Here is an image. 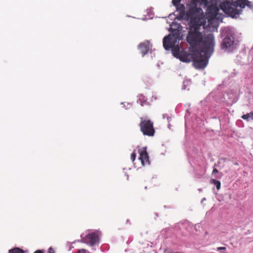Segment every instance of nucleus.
I'll use <instances>...</instances> for the list:
<instances>
[{
  "instance_id": "obj_16",
  "label": "nucleus",
  "mask_w": 253,
  "mask_h": 253,
  "mask_svg": "<svg viewBox=\"0 0 253 253\" xmlns=\"http://www.w3.org/2000/svg\"><path fill=\"white\" fill-rule=\"evenodd\" d=\"M242 118L244 120L249 121L250 119H253V112H250L245 114L242 116Z\"/></svg>"
},
{
  "instance_id": "obj_21",
  "label": "nucleus",
  "mask_w": 253,
  "mask_h": 253,
  "mask_svg": "<svg viewBox=\"0 0 253 253\" xmlns=\"http://www.w3.org/2000/svg\"><path fill=\"white\" fill-rule=\"evenodd\" d=\"M136 156V154L134 152L132 153L131 154V160L132 162H133L135 160Z\"/></svg>"
},
{
  "instance_id": "obj_26",
  "label": "nucleus",
  "mask_w": 253,
  "mask_h": 253,
  "mask_svg": "<svg viewBox=\"0 0 253 253\" xmlns=\"http://www.w3.org/2000/svg\"><path fill=\"white\" fill-rule=\"evenodd\" d=\"M218 172V171L216 169H214L212 170V174L216 173Z\"/></svg>"
},
{
  "instance_id": "obj_25",
  "label": "nucleus",
  "mask_w": 253,
  "mask_h": 253,
  "mask_svg": "<svg viewBox=\"0 0 253 253\" xmlns=\"http://www.w3.org/2000/svg\"><path fill=\"white\" fill-rule=\"evenodd\" d=\"M34 253H44L42 250H38L36 251Z\"/></svg>"
},
{
  "instance_id": "obj_7",
  "label": "nucleus",
  "mask_w": 253,
  "mask_h": 253,
  "mask_svg": "<svg viewBox=\"0 0 253 253\" xmlns=\"http://www.w3.org/2000/svg\"><path fill=\"white\" fill-rule=\"evenodd\" d=\"M99 240V235L97 232H92L86 235L85 237L82 238L81 242L89 245L92 247L97 243H98Z\"/></svg>"
},
{
  "instance_id": "obj_6",
  "label": "nucleus",
  "mask_w": 253,
  "mask_h": 253,
  "mask_svg": "<svg viewBox=\"0 0 253 253\" xmlns=\"http://www.w3.org/2000/svg\"><path fill=\"white\" fill-rule=\"evenodd\" d=\"M140 120L139 126L143 135L149 136H153L155 132L153 123L147 118H140Z\"/></svg>"
},
{
  "instance_id": "obj_1",
  "label": "nucleus",
  "mask_w": 253,
  "mask_h": 253,
  "mask_svg": "<svg viewBox=\"0 0 253 253\" xmlns=\"http://www.w3.org/2000/svg\"><path fill=\"white\" fill-rule=\"evenodd\" d=\"M214 38L212 34H209L204 41L203 49L197 50L193 64L197 69H204L208 64L209 59L214 51Z\"/></svg>"
},
{
  "instance_id": "obj_15",
  "label": "nucleus",
  "mask_w": 253,
  "mask_h": 253,
  "mask_svg": "<svg viewBox=\"0 0 253 253\" xmlns=\"http://www.w3.org/2000/svg\"><path fill=\"white\" fill-rule=\"evenodd\" d=\"M168 36H170V37L172 38L173 40L177 42V40L180 39V33L178 30H174L172 31L171 33Z\"/></svg>"
},
{
  "instance_id": "obj_2",
  "label": "nucleus",
  "mask_w": 253,
  "mask_h": 253,
  "mask_svg": "<svg viewBox=\"0 0 253 253\" xmlns=\"http://www.w3.org/2000/svg\"><path fill=\"white\" fill-rule=\"evenodd\" d=\"M245 6L251 7V2L248 0H226L220 4L221 9L233 18L239 15Z\"/></svg>"
},
{
  "instance_id": "obj_5",
  "label": "nucleus",
  "mask_w": 253,
  "mask_h": 253,
  "mask_svg": "<svg viewBox=\"0 0 253 253\" xmlns=\"http://www.w3.org/2000/svg\"><path fill=\"white\" fill-rule=\"evenodd\" d=\"M197 50L196 49H192L190 52H187L184 50H180L178 45H177L172 49V52L173 56L184 62H190L193 61L195 58V55L198 53H196Z\"/></svg>"
},
{
  "instance_id": "obj_23",
  "label": "nucleus",
  "mask_w": 253,
  "mask_h": 253,
  "mask_svg": "<svg viewBox=\"0 0 253 253\" xmlns=\"http://www.w3.org/2000/svg\"><path fill=\"white\" fill-rule=\"evenodd\" d=\"M164 253H179L178 252L173 253L168 249H166L164 251Z\"/></svg>"
},
{
  "instance_id": "obj_10",
  "label": "nucleus",
  "mask_w": 253,
  "mask_h": 253,
  "mask_svg": "<svg viewBox=\"0 0 253 253\" xmlns=\"http://www.w3.org/2000/svg\"><path fill=\"white\" fill-rule=\"evenodd\" d=\"M139 154V159L141 161V164L143 166L149 165L150 164L149 161V156L147 153L146 148L143 147L138 150Z\"/></svg>"
},
{
  "instance_id": "obj_11",
  "label": "nucleus",
  "mask_w": 253,
  "mask_h": 253,
  "mask_svg": "<svg viewBox=\"0 0 253 253\" xmlns=\"http://www.w3.org/2000/svg\"><path fill=\"white\" fill-rule=\"evenodd\" d=\"M219 12V8L216 4H211L207 7V14L210 18L214 19Z\"/></svg>"
},
{
  "instance_id": "obj_20",
  "label": "nucleus",
  "mask_w": 253,
  "mask_h": 253,
  "mask_svg": "<svg viewBox=\"0 0 253 253\" xmlns=\"http://www.w3.org/2000/svg\"><path fill=\"white\" fill-rule=\"evenodd\" d=\"M88 252L84 249H79L77 253H88Z\"/></svg>"
},
{
  "instance_id": "obj_3",
  "label": "nucleus",
  "mask_w": 253,
  "mask_h": 253,
  "mask_svg": "<svg viewBox=\"0 0 253 253\" xmlns=\"http://www.w3.org/2000/svg\"><path fill=\"white\" fill-rule=\"evenodd\" d=\"M201 26H190L189 31L186 37L188 43L193 48L196 49L198 46L202 45L204 47V41L207 35L204 38L201 32L199 31Z\"/></svg>"
},
{
  "instance_id": "obj_9",
  "label": "nucleus",
  "mask_w": 253,
  "mask_h": 253,
  "mask_svg": "<svg viewBox=\"0 0 253 253\" xmlns=\"http://www.w3.org/2000/svg\"><path fill=\"white\" fill-rule=\"evenodd\" d=\"M222 48L226 50H232L235 48L233 38L226 37L222 42Z\"/></svg>"
},
{
  "instance_id": "obj_12",
  "label": "nucleus",
  "mask_w": 253,
  "mask_h": 253,
  "mask_svg": "<svg viewBox=\"0 0 253 253\" xmlns=\"http://www.w3.org/2000/svg\"><path fill=\"white\" fill-rule=\"evenodd\" d=\"M138 48L141 52L142 56L148 53L150 49V42L148 41H145L141 42L138 45Z\"/></svg>"
},
{
  "instance_id": "obj_8",
  "label": "nucleus",
  "mask_w": 253,
  "mask_h": 253,
  "mask_svg": "<svg viewBox=\"0 0 253 253\" xmlns=\"http://www.w3.org/2000/svg\"><path fill=\"white\" fill-rule=\"evenodd\" d=\"M170 36H167L164 37L163 39V46L165 49L169 50L172 48V50L174 48L177 42L175 41Z\"/></svg>"
},
{
  "instance_id": "obj_24",
  "label": "nucleus",
  "mask_w": 253,
  "mask_h": 253,
  "mask_svg": "<svg viewBox=\"0 0 253 253\" xmlns=\"http://www.w3.org/2000/svg\"><path fill=\"white\" fill-rule=\"evenodd\" d=\"M225 250H226V248L224 247H218L217 248V251Z\"/></svg>"
},
{
  "instance_id": "obj_4",
  "label": "nucleus",
  "mask_w": 253,
  "mask_h": 253,
  "mask_svg": "<svg viewBox=\"0 0 253 253\" xmlns=\"http://www.w3.org/2000/svg\"><path fill=\"white\" fill-rule=\"evenodd\" d=\"M203 15L202 8L198 7L195 5H191V7L186 12L184 20L190 21L191 26H201Z\"/></svg>"
},
{
  "instance_id": "obj_18",
  "label": "nucleus",
  "mask_w": 253,
  "mask_h": 253,
  "mask_svg": "<svg viewBox=\"0 0 253 253\" xmlns=\"http://www.w3.org/2000/svg\"><path fill=\"white\" fill-rule=\"evenodd\" d=\"M211 183L216 186L217 190L220 189L221 183L219 181L212 179L211 180Z\"/></svg>"
},
{
  "instance_id": "obj_17",
  "label": "nucleus",
  "mask_w": 253,
  "mask_h": 253,
  "mask_svg": "<svg viewBox=\"0 0 253 253\" xmlns=\"http://www.w3.org/2000/svg\"><path fill=\"white\" fill-rule=\"evenodd\" d=\"M24 251L19 248H14L9 251V253H24Z\"/></svg>"
},
{
  "instance_id": "obj_22",
  "label": "nucleus",
  "mask_w": 253,
  "mask_h": 253,
  "mask_svg": "<svg viewBox=\"0 0 253 253\" xmlns=\"http://www.w3.org/2000/svg\"><path fill=\"white\" fill-rule=\"evenodd\" d=\"M48 253H54V250L52 247H50L48 250Z\"/></svg>"
},
{
  "instance_id": "obj_19",
  "label": "nucleus",
  "mask_w": 253,
  "mask_h": 253,
  "mask_svg": "<svg viewBox=\"0 0 253 253\" xmlns=\"http://www.w3.org/2000/svg\"><path fill=\"white\" fill-rule=\"evenodd\" d=\"M181 0H172V3L173 5L174 6H175V7H176L177 6H178V5H180L181 4H180Z\"/></svg>"
},
{
  "instance_id": "obj_13",
  "label": "nucleus",
  "mask_w": 253,
  "mask_h": 253,
  "mask_svg": "<svg viewBox=\"0 0 253 253\" xmlns=\"http://www.w3.org/2000/svg\"><path fill=\"white\" fill-rule=\"evenodd\" d=\"M176 7L177 12L178 13V15L177 16V18L179 20H184L186 16L185 7L184 5L182 4Z\"/></svg>"
},
{
  "instance_id": "obj_14",
  "label": "nucleus",
  "mask_w": 253,
  "mask_h": 253,
  "mask_svg": "<svg viewBox=\"0 0 253 253\" xmlns=\"http://www.w3.org/2000/svg\"><path fill=\"white\" fill-rule=\"evenodd\" d=\"M209 3V0H191V5H195L197 7L199 4L200 6L204 5L205 7H208Z\"/></svg>"
}]
</instances>
